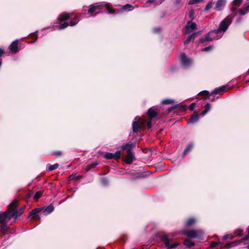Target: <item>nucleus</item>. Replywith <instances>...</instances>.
Returning <instances> with one entry per match:
<instances>
[{
  "instance_id": "obj_1",
  "label": "nucleus",
  "mask_w": 249,
  "mask_h": 249,
  "mask_svg": "<svg viewBox=\"0 0 249 249\" xmlns=\"http://www.w3.org/2000/svg\"><path fill=\"white\" fill-rule=\"evenodd\" d=\"M18 204V201L16 200H13L8 206V209L9 210V217H18L21 215L23 213L24 210V207H21L18 210H16V206Z\"/></svg>"
},
{
  "instance_id": "obj_2",
  "label": "nucleus",
  "mask_w": 249,
  "mask_h": 249,
  "mask_svg": "<svg viewBox=\"0 0 249 249\" xmlns=\"http://www.w3.org/2000/svg\"><path fill=\"white\" fill-rule=\"evenodd\" d=\"M104 6L106 7V10L108 11L109 14H113L115 13L114 10L111 9L110 8V6L108 3H106L104 4V3H96L95 4L90 5L89 9L88 10V12L89 14H92V13L95 12L97 10L102 9Z\"/></svg>"
},
{
  "instance_id": "obj_3",
  "label": "nucleus",
  "mask_w": 249,
  "mask_h": 249,
  "mask_svg": "<svg viewBox=\"0 0 249 249\" xmlns=\"http://www.w3.org/2000/svg\"><path fill=\"white\" fill-rule=\"evenodd\" d=\"M232 22V19L230 17H227L219 24V27L217 29L220 33L223 36L224 33L227 31L229 25Z\"/></svg>"
},
{
  "instance_id": "obj_4",
  "label": "nucleus",
  "mask_w": 249,
  "mask_h": 249,
  "mask_svg": "<svg viewBox=\"0 0 249 249\" xmlns=\"http://www.w3.org/2000/svg\"><path fill=\"white\" fill-rule=\"evenodd\" d=\"M222 36L221 33L216 29L210 32L203 38V42L212 41L213 40H217L220 38Z\"/></svg>"
},
{
  "instance_id": "obj_5",
  "label": "nucleus",
  "mask_w": 249,
  "mask_h": 249,
  "mask_svg": "<svg viewBox=\"0 0 249 249\" xmlns=\"http://www.w3.org/2000/svg\"><path fill=\"white\" fill-rule=\"evenodd\" d=\"M172 237L173 236H170V235L167 234L162 235L160 237L161 240L164 242L165 246L167 249L175 248L179 245L178 243H175L173 245L170 244V242L171 241Z\"/></svg>"
},
{
  "instance_id": "obj_6",
  "label": "nucleus",
  "mask_w": 249,
  "mask_h": 249,
  "mask_svg": "<svg viewBox=\"0 0 249 249\" xmlns=\"http://www.w3.org/2000/svg\"><path fill=\"white\" fill-rule=\"evenodd\" d=\"M149 121L147 122L148 128L150 129L152 127L151 120L153 118H155L158 114V110L157 108L151 107L149 109L147 112Z\"/></svg>"
},
{
  "instance_id": "obj_7",
  "label": "nucleus",
  "mask_w": 249,
  "mask_h": 249,
  "mask_svg": "<svg viewBox=\"0 0 249 249\" xmlns=\"http://www.w3.org/2000/svg\"><path fill=\"white\" fill-rule=\"evenodd\" d=\"M181 66L184 69L188 68L192 64V60L188 57L184 53H181L179 56Z\"/></svg>"
},
{
  "instance_id": "obj_8",
  "label": "nucleus",
  "mask_w": 249,
  "mask_h": 249,
  "mask_svg": "<svg viewBox=\"0 0 249 249\" xmlns=\"http://www.w3.org/2000/svg\"><path fill=\"white\" fill-rule=\"evenodd\" d=\"M104 158L106 159L114 158L116 160H118L121 158L122 161L127 164H131L136 160L135 157H104Z\"/></svg>"
},
{
  "instance_id": "obj_9",
  "label": "nucleus",
  "mask_w": 249,
  "mask_h": 249,
  "mask_svg": "<svg viewBox=\"0 0 249 249\" xmlns=\"http://www.w3.org/2000/svg\"><path fill=\"white\" fill-rule=\"evenodd\" d=\"M182 233L189 238H195L200 235V232L196 230H188L183 231Z\"/></svg>"
},
{
  "instance_id": "obj_10",
  "label": "nucleus",
  "mask_w": 249,
  "mask_h": 249,
  "mask_svg": "<svg viewBox=\"0 0 249 249\" xmlns=\"http://www.w3.org/2000/svg\"><path fill=\"white\" fill-rule=\"evenodd\" d=\"M79 21V19L78 17L74 18L72 20H71L69 23L65 22L60 25H59L58 27L59 30H63L68 26H73L75 25Z\"/></svg>"
},
{
  "instance_id": "obj_11",
  "label": "nucleus",
  "mask_w": 249,
  "mask_h": 249,
  "mask_svg": "<svg viewBox=\"0 0 249 249\" xmlns=\"http://www.w3.org/2000/svg\"><path fill=\"white\" fill-rule=\"evenodd\" d=\"M196 29V24L192 21H189L185 27V34H189Z\"/></svg>"
},
{
  "instance_id": "obj_12",
  "label": "nucleus",
  "mask_w": 249,
  "mask_h": 249,
  "mask_svg": "<svg viewBox=\"0 0 249 249\" xmlns=\"http://www.w3.org/2000/svg\"><path fill=\"white\" fill-rule=\"evenodd\" d=\"M134 146V144L132 142H126L125 144L122 145L121 148L123 150H126L127 152V156H133L131 151Z\"/></svg>"
},
{
  "instance_id": "obj_13",
  "label": "nucleus",
  "mask_w": 249,
  "mask_h": 249,
  "mask_svg": "<svg viewBox=\"0 0 249 249\" xmlns=\"http://www.w3.org/2000/svg\"><path fill=\"white\" fill-rule=\"evenodd\" d=\"M140 120V117L139 116H136L135 118V121L133 122L132 129L133 131L135 133H137L139 131V129L140 128V125L139 123Z\"/></svg>"
},
{
  "instance_id": "obj_14",
  "label": "nucleus",
  "mask_w": 249,
  "mask_h": 249,
  "mask_svg": "<svg viewBox=\"0 0 249 249\" xmlns=\"http://www.w3.org/2000/svg\"><path fill=\"white\" fill-rule=\"evenodd\" d=\"M11 217H9V212H4L0 213V224L5 223V222L8 219L9 220Z\"/></svg>"
},
{
  "instance_id": "obj_15",
  "label": "nucleus",
  "mask_w": 249,
  "mask_h": 249,
  "mask_svg": "<svg viewBox=\"0 0 249 249\" xmlns=\"http://www.w3.org/2000/svg\"><path fill=\"white\" fill-rule=\"evenodd\" d=\"M18 40H16L14 41L10 45L9 49L12 53H17L18 52Z\"/></svg>"
},
{
  "instance_id": "obj_16",
  "label": "nucleus",
  "mask_w": 249,
  "mask_h": 249,
  "mask_svg": "<svg viewBox=\"0 0 249 249\" xmlns=\"http://www.w3.org/2000/svg\"><path fill=\"white\" fill-rule=\"evenodd\" d=\"M214 94V93H213V92H212L211 93H210L207 90H203V100L208 98L212 101H214L215 99Z\"/></svg>"
},
{
  "instance_id": "obj_17",
  "label": "nucleus",
  "mask_w": 249,
  "mask_h": 249,
  "mask_svg": "<svg viewBox=\"0 0 249 249\" xmlns=\"http://www.w3.org/2000/svg\"><path fill=\"white\" fill-rule=\"evenodd\" d=\"M199 120V114L195 112L194 114L191 116L190 119L188 121V124H194L196 123Z\"/></svg>"
},
{
  "instance_id": "obj_18",
  "label": "nucleus",
  "mask_w": 249,
  "mask_h": 249,
  "mask_svg": "<svg viewBox=\"0 0 249 249\" xmlns=\"http://www.w3.org/2000/svg\"><path fill=\"white\" fill-rule=\"evenodd\" d=\"M71 15H72L71 14H68L66 13H64L60 15L58 17L57 19L60 22H61L62 21H66V20H68V19H69L71 17Z\"/></svg>"
},
{
  "instance_id": "obj_19",
  "label": "nucleus",
  "mask_w": 249,
  "mask_h": 249,
  "mask_svg": "<svg viewBox=\"0 0 249 249\" xmlns=\"http://www.w3.org/2000/svg\"><path fill=\"white\" fill-rule=\"evenodd\" d=\"M225 3V0H218L216 3L215 9L218 11L221 10L224 7Z\"/></svg>"
},
{
  "instance_id": "obj_20",
  "label": "nucleus",
  "mask_w": 249,
  "mask_h": 249,
  "mask_svg": "<svg viewBox=\"0 0 249 249\" xmlns=\"http://www.w3.org/2000/svg\"><path fill=\"white\" fill-rule=\"evenodd\" d=\"M41 211V209L40 208H35L32 210L29 214V216H32L33 218H36L38 216L37 214L39 212Z\"/></svg>"
},
{
  "instance_id": "obj_21",
  "label": "nucleus",
  "mask_w": 249,
  "mask_h": 249,
  "mask_svg": "<svg viewBox=\"0 0 249 249\" xmlns=\"http://www.w3.org/2000/svg\"><path fill=\"white\" fill-rule=\"evenodd\" d=\"M199 34V32H195L193 34H192L191 35H190L186 39V40L184 42L185 44L188 43L190 41H191L192 40L194 39L196 37V36L198 35Z\"/></svg>"
},
{
  "instance_id": "obj_22",
  "label": "nucleus",
  "mask_w": 249,
  "mask_h": 249,
  "mask_svg": "<svg viewBox=\"0 0 249 249\" xmlns=\"http://www.w3.org/2000/svg\"><path fill=\"white\" fill-rule=\"evenodd\" d=\"M54 210V207L52 204L49 205L43 209V213L45 215H47L52 213Z\"/></svg>"
},
{
  "instance_id": "obj_23",
  "label": "nucleus",
  "mask_w": 249,
  "mask_h": 249,
  "mask_svg": "<svg viewBox=\"0 0 249 249\" xmlns=\"http://www.w3.org/2000/svg\"><path fill=\"white\" fill-rule=\"evenodd\" d=\"M194 144L192 142H189L183 151L184 155L188 154L194 147Z\"/></svg>"
},
{
  "instance_id": "obj_24",
  "label": "nucleus",
  "mask_w": 249,
  "mask_h": 249,
  "mask_svg": "<svg viewBox=\"0 0 249 249\" xmlns=\"http://www.w3.org/2000/svg\"><path fill=\"white\" fill-rule=\"evenodd\" d=\"M247 240H248V238L247 237H245L242 238V239L236 240L235 241L231 242H230V243L231 244V247H232L236 246L237 245H238L239 244H240L242 242H243L244 241H247Z\"/></svg>"
},
{
  "instance_id": "obj_25",
  "label": "nucleus",
  "mask_w": 249,
  "mask_h": 249,
  "mask_svg": "<svg viewBox=\"0 0 249 249\" xmlns=\"http://www.w3.org/2000/svg\"><path fill=\"white\" fill-rule=\"evenodd\" d=\"M226 86H222L215 89L213 92L214 94H220L226 91Z\"/></svg>"
},
{
  "instance_id": "obj_26",
  "label": "nucleus",
  "mask_w": 249,
  "mask_h": 249,
  "mask_svg": "<svg viewBox=\"0 0 249 249\" xmlns=\"http://www.w3.org/2000/svg\"><path fill=\"white\" fill-rule=\"evenodd\" d=\"M121 151L118 150L115 152L114 154L112 153H107V152H101L100 154L102 156H121Z\"/></svg>"
},
{
  "instance_id": "obj_27",
  "label": "nucleus",
  "mask_w": 249,
  "mask_h": 249,
  "mask_svg": "<svg viewBox=\"0 0 249 249\" xmlns=\"http://www.w3.org/2000/svg\"><path fill=\"white\" fill-rule=\"evenodd\" d=\"M196 222V220L195 218L191 217L187 219L186 222V226L190 227L194 224Z\"/></svg>"
},
{
  "instance_id": "obj_28",
  "label": "nucleus",
  "mask_w": 249,
  "mask_h": 249,
  "mask_svg": "<svg viewBox=\"0 0 249 249\" xmlns=\"http://www.w3.org/2000/svg\"><path fill=\"white\" fill-rule=\"evenodd\" d=\"M184 245L188 248H190L194 246V242L189 239H185L184 241Z\"/></svg>"
},
{
  "instance_id": "obj_29",
  "label": "nucleus",
  "mask_w": 249,
  "mask_h": 249,
  "mask_svg": "<svg viewBox=\"0 0 249 249\" xmlns=\"http://www.w3.org/2000/svg\"><path fill=\"white\" fill-rule=\"evenodd\" d=\"M8 229V227L7 225L5 223L1 224L0 225V231L5 233Z\"/></svg>"
},
{
  "instance_id": "obj_30",
  "label": "nucleus",
  "mask_w": 249,
  "mask_h": 249,
  "mask_svg": "<svg viewBox=\"0 0 249 249\" xmlns=\"http://www.w3.org/2000/svg\"><path fill=\"white\" fill-rule=\"evenodd\" d=\"M99 164V162L98 161H94L92 164H90L88 165L86 168V170L87 172L89 171L91 169L94 168L97 165Z\"/></svg>"
},
{
  "instance_id": "obj_31",
  "label": "nucleus",
  "mask_w": 249,
  "mask_h": 249,
  "mask_svg": "<svg viewBox=\"0 0 249 249\" xmlns=\"http://www.w3.org/2000/svg\"><path fill=\"white\" fill-rule=\"evenodd\" d=\"M58 165H59L58 163H55L53 165L48 164L47 165V169H48V171H52L57 169L58 167Z\"/></svg>"
},
{
  "instance_id": "obj_32",
  "label": "nucleus",
  "mask_w": 249,
  "mask_h": 249,
  "mask_svg": "<svg viewBox=\"0 0 249 249\" xmlns=\"http://www.w3.org/2000/svg\"><path fill=\"white\" fill-rule=\"evenodd\" d=\"M145 153L148 155H151L158 154L157 151L155 149H146Z\"/></svg>"
},
{
  "instance_id": "obj_33",
  "label": "nucleus",
  "mask_w": 249,
  "mask_h": 249,
  "mask_svg": "<svg viewBox=\"0 0 249 249\" xmlns=\"http://www.w3.org/2000/svg\"><path fill=\"white\" fill-rule=\"evenodd\" d=\"M243 8L246 10L245 12H243V10H239V13L241 15H244L249 12V4L245 5Z\"/></svg>"
},
{
  "instance_id": "obj_34",
  "label": "nucleus",
  "mask_w": 249,
  "mask_h": 249,
  "mask_svg": "<svg viewBox=\"0 0 249 249\" xmlns=\"http://www.w3.org/2000/svg\"><path fill=\"white\" fill-rule=\"evenodd\" d=\"M211 108V105L209 103H207L205 106V109L203 110V116L207 113V112L210 110Z\"/></svg>"
},
{
  "instance_id": "obj_35",
  "label": "nucleus",
  "mask_w": 249,
  "mask_h": 249,
  "mask_svg": "<svg viewBox=\"0 0 249 249\" xmlns=\"http://www.w3.org/2000/svg\"><path fill=\"white\" fill-rule=\"evenodd\" d=\"M123 9L124 11H131L132 10V5L129 4H126L123 6Z\"/></svg>"
},
{
  "instance_id": "obj_36",
  "label": "nucleus",
  "mask_w": 249,
  "mask_h": 249,
  "mask_svg": "<svg viewBox=\"0 0 249 249\" xmlns=\"http://www.w3.org/2000/svg\"><path fill=\"white\" fill-rule=\"evenodd\" d=\"M242 2V0H233L232 5L234 6L238 7Z\"/></svg>"
},
{
  "instance_id": "obj_37",
  "label": "nucleus",
  "mask_w": 249,
  "mask_h": 249,
  "mask_svg": "<svg viewBox=\"0 0 249 249\" xmlns=\"http://www.w3.org/2000/svg\"><path fill=\"white\" fill-rule=\"evenodd\" d=\"M41 195L42 194L40 192H36L34 196V199L36 200H38L41 196Z\"/></svg>"
},
{
  "instance_id": "obj_38",
  "label": "nucleus",
  "mask_w": 249,
  "mask_h": 249,
  "mask_svg": "<svg viewBox=\"0 0 249 249\" xmlns=\"http://www.w3.org/2000/svg\"><path fill=\"white\" fill-rule=\"evenodd\" d=\"M202 1V0H190L189 2V5L196 4Z\"/></svg>"
},
{
  "instance_id": "obj_39",
  "label": "nucleus",
  "mask_w": 249,
  "mask_h": 249,
  "mask_svg": "<svg viewBox=\"0 0 249 249\" xmlns=\"http://www.w3.org/2000/svg\"><path fill=\"white\" fill-rule=\"evenodd\" d=\"M173 103V100L169 99H165L162 101V104H170Z\"/></svg>"
},
{
  "instance_id": "obj_40",
  "label": "nucleus",
  "mask_w": 249,
  "mask_h": 249,
  "mask_svg": "<svg viewBox=\"0 0 249 249\" xmlns=\"http://www.w3.org/2000/svg\"><path fill=\"white\" fill-rule=\"evenodd\" d=\"M243 231L241 229H238L235 231V234H236V236H240L242 235L243 233Z\"/></svg>"
},
{
  "instance_id": "obj_41",
  "label": "nucleus",
  "mask_w": 249,
  "mask_h": 249,
  "mask_svg": "<svg viewBox=\"0 0 249 249\" xmlns=\"http://www.w3.org/2000/svg\"><path fill=\"white\" fill-rule=\"evenodd\" d=\"M213 3L210 2H209L205 8V10L208 11L210 10L212 7Z\"/></svg>"
},
{
  "instance_id": "obj_42",
  "label": "nucleus",
  "mask_w": 249,
  "mask_h": 249,
  "mask_svg": "<svg viewBox=\"0 0 249 249\" xmlns=\"http://www.w3.org/2000/svg\"><path fill=\"white\" fill-rule=\"evenodd\" d=\"M220 244H221V243L219 242H213L211 243V245H210L209 248H213V247H215L216 246H217V245H219Z\"/></svg>"
},
{
  "instance_id": "obj_43",
  "label": "nucleus",
  "mask_w": 249,
  "mask_h": 249,
  "mask_svg": "<svg viewBox=\"0 0 249 249\" xmlns=\"http://www.w3.org/2000/svg\"><path fill=\"white\" fill-rule=\"evenodd\" d=\"M230 238V239H232L233 238V236L232 235H230L229 234H226V235H225L224 236H223V240H226V239L227 238Z\"/></svg>"
},
{
  "instance_id": "obj_44",
  "label": "nucleus",
  "mask_w": 249,
  "mask_h": 249,
  "mask_svg": "<svg viewBox=\"0 0 249 249\" xmlns=\"http://www.w3.org/2000/svg\"><path fill=\"white\" fill-rule=\"evenodd\" d=\"M101 181H102V183H103V184H104L105 185H107V180L105 178H102Z\"/></svg>"
},
{
  "instance_id": "obj_45",
  "label": "nucleus",
  "mask_w": 249,
  "mask_h": 249,
  "mask_svg": "<svg viewBox=\"0 0 249 249\" xmlns=\"http://www.w3.org/2000/svg\"><path fill=\"white\" fill-rule=\"evenodd\" d=\"M195 105H196V103H192V104H191L189 106V108L191 110H193V109H194V107H195Z\"/></svg>"
},
{
  "instance_id": "obj_46",
  "label": "nucleus",
  "mask_w": 249,
  "mask_h": 249,
  "mask_svg": "<svg viewBox=\"0 0 249 249\" xmlns=\"http://www.w3.org/2000/svg\"><path fill=\"white\" fill-rule=\"evenodd\" d=\"M212 48H213L212 46H210L209 47H205V48H203V51L208 52V51L212 50Z\"/></svg>"
},
{
  "instance_id": "obj_47",
  "label": "nucleus",
  "mask_w": 249,
  "mask_h": 249,
  "mask_svg": "<svg viewBox=\"0 0 249 249\" xmlns=\"http://www.w3.org/2000/svg\"><path fill=\"white\" fill-rule=\"evenodd\" d=\"M62 154V152L60 151H55V152H54L53 153V154L55 156H59V155H61Z\"/></svg>"
},
{
  "instance_id": "obj_48",
  "label": "nucleus",
  "mask_w": 249,
  "mask_h": 249,
  "mask_svg": "<svg viewBox=\"0 0 249 249\" xmlns=\"http://www.w3.org/2000/svg\"><path fill=\"white\" fill-rule=\"evenodd\" d=\"M231 247V244L230 243V242L226 244L225 245V246H224V248L226 249H230Z\"/></svg>"
},
{
  "instance_id": "obj_49",
  "label": "nucleus",
  "mask_w": 249,
  "mask_h": 249,
  "mask_svg": "<svg viewBox=\"0 0 249 249\" xmlns=\"http://www.w3.org/2000/svg\"><path fill=\"white\" fill-rule=\"evenodd\" d=\"M154 33H159L160 31V28L159 27L155 28L153 29Z\"/></svg>"
},
{
  "instance_id": "obj_50",
  "label": "nucleus",
  "mask_w": 249,
  "mask_h": 249,
  "mask_svg": "<svg viewBox=\"0 0 249 249\" xmlns=\"http://www.w3.org/2000/svg\"><path fill=\"white\" fill-rule=\"evenodd\" d=\"M171 157V158L170 159V160H171L173 162L176 161L177 157L174 156V157Z\"/></svg>"
},
{
  "instance_id": "obj_51",
  "label": "nucleus",
  "mask_w": 249,
  "mask_h": 249,
  "mask_svg": "<svg viewBox=\"0 0 249 249\" xmlns=\"http://www.w3.org/2000/svg\"><path fill=\"white\" fill-rule=\"evenodd\" d=\"M189 17L190 18H192L194 15V11L193 10H191L190 12H189Z\"/></svg>"
},
{
  "instance_id": "obj_52",
  "label": "nucleus",
  "mask_w": 249,
  "mask_h": 249,
  "mask_svg": "<svg viewBox=\"0 0 249 249\" xmlns=\"http://www.w3.org/2000/svg\"><path fill=\"white\" fill-rule=\"evenodd\" d=\"M4 51L0 48V56H1L3 53H4Z\"/></svg>"
},
{
  "instance_id": "obj_53",
  "label": "nucleus",
  "mask_w": 249,
  "mask_h": 249,
  "mask_svg": "<svg viewBox=\"0 0 249 249\" xmlns=\"http://www.w3.org/2000/svg\"><path fill=\"white\" fill-rule=\"evenodd\" d=\"M154 2V0H149L147 1V3H152Z\"/></svg>"
},
{
  "instance_id": "obj_54",
  "label": "nucleus",
  "mask_w": 249,
  "mask_h": 249,
  "mask_svg": "<svg viewBox=\"0 0 249 249\" xmlns=\"http://www.w3.org/2000/svg\"><path fill=\"white\" fill-rule=\"evenodd\" d=\"M235 10H236V8H232L231 9V11L232 12H233L235 11Z\"/></svg>"
},
{
  "instance_id": "obj_55",
  "label": "nucleus",
  "mask_w": 249,
  "mask_h": 249,
  "mask_svg": "<svg viewBox=\"0 0 249 249\" xmlns=\"http://www.w3.org/2000/svg\"><path fill=\"white\" fill-rule=\"evenodd\" d=\"M239 10H243V12H245L246 11V10H245V9H244L243 8L239 9Z\"/></svg>"
},
{
  "instance_id": "obj_56",
  "label": "nucleus",
  "mask_w": 249,
  "mask_h": 249,
  "mask_svg": "<svg viewBox=\"0 0 249 249\" xmlns=\"http://www.w3.org/2000/svg\"><path fill=\"white\" fill-rule=\"evenodd\" d=\"M248 234H249V228L248 229ZM248 238V240H249V237H247Z\"/></svg>"
},
{
  "instance_id": "obj_57",
  "label": "nucleus",
  "mask_w": 249,
  "mask_h": 249,
  "mask_svg": "<svg viewBox=\"0 0 249 249\" xmlns=\"http://www.w3.org/2000/svg\"><path fill=\"white\" fill-rule=\"evenodd\" d=\"M172 108H173L172 107L170 108L169 109L168 112H171V110H172Z\"/></svg>"
},
{
  "instance_id": "obj_58",
  "label": "nucleus",
  "mask_w": 249,
  "mask_h": 249,
  "mask_svg": "<svg viewBox=\"0 0 249 249\" xmlns=\"http://www.w3.org/2000/svg\"><path fill=\"white\" fill-rule=\"evenodd\" d=\"M247 249H249V244L246 247Z\"/></svg>"
},
{
  "instance_id": "obj_59",
  "label": "nucleus",
  "mask_w": 249,
  "mask_h": 249,
  "mask_svg": "<svg viewBox=\"0 0 249 249\" xmlns=\"http://www.w3.org/2000/svg\"><path fill=\"white\" fill-rule=\"evenodd\" d=\"M202 94V91H200L199 93V94Z\"/></svg>"
},
{
  "instance_id": "obj_60",
  "label": "nucleus",
  "mask_w": 249,
  "mask_h": 249,
  "mask_svg": "<svg viewBox=\"0 0 249 249\" xmlns=\"http://www.w3.org/2000/svg\"><path fill=\"white\" fill-rule=\"evenodd\" d=\"M199 41H202V38H200V39H199Z\"/></svg>"
},
{
  "instance_id": "obj_61",
  "label": "nucleus",
  "mask_w": 249,
  "mask_h": 249,
  "mask_svg": "<svg viewBox=\"0 0 249 249\" xmlns=\"http://www.w3.org/2000/svg\"><path fill=\"white\" fill-rule=\"evenodd\" d=\"M248 74H249V71H248Z\"/></svg>"
},
{
  "instance_id": "obj_62",
  "label": "nucleus",
  "mask_w": 249,
  "mask_h": 249,
  "mask_svg": "<svg viewBox=\"0 0 249 249\" xmlns=\"http://www.w3.org/2000/svg\"><path fill=\"white\" fill-rule=\"evenodd\" d=\"M37 39V36H36V40Z\"/></svg>"
},
{
  "instance_id": "obj_63",
  "label": "nucleus",
  "mask_w": 249,
  "mask_h": 249,
  "mask_svg": "<svg viewBox=\"0 0 249 249\" xmlns=\"http://www.w3.org/2000/svg\"><path fill=\"white\" fill-rule=\"evenodd\" d=\"M239 19H240V18H239ZM239 20H238L237 21H236V22H238V21H239Z\"/></svg>"
},
{
  "instance_id": "obj_64",
  "label": "nucleus",
  "mask_w": 249,
  "mask_h": 249,
  "mask_svg": "<svg viewBox=\"0 0 249 249\" xmlns=\"http://www.w3.org/2000/svg\"><path fill=\"white\" fill-rule=\"evenodd\" d=\"M248 82L249 83V80Z\"/></svg>"
}]
</instances>
